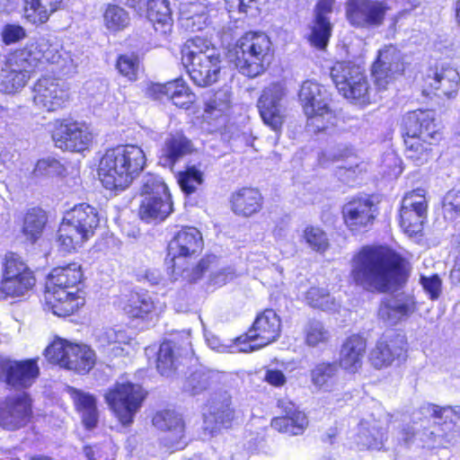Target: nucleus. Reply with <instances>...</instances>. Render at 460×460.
<instances>
[{"mask_svg":"<svg viewBox=\"0 0 460 460\" xmlns=\"http://www.w3.org/2000/svg\"><path fill=\"white\" fill-rule=\"evenodd\" d=\"M140 70V59L135 53L120 55L117 58V71L125 83L132 84L137 80Z\"/></svg>","mask_w":460,"mask_h":460,"instance_id":"52","label":"nucleus"},{"mask_svg":"<svg viewBox=\"0 0 460 460\" xmlns=\"http://www.w3.org/2000/svg\"><path fill=\"white\" fill-rule=\"evenodd\" d=\"M420 284L432 300L438 298L441 292V279L437 274L429 277L421 276Z\"/></svg>","mask_w":460,"mask_h":460,"instance_id":"62","label":"nucleus"},{"mask_svg":"<svg viewBox=\"0 0 460 460\" xmlns=\"http://www.w3.org/2000/svg\"><path fill=\"white\" fill-rule=\"evenodd\" d=\"M366 347V340L362 336L353 334L348 337L341 349V367L349 372H357L362 366Z\"/></svg>","mask_w":460,"mask_h":460,"instance_id":"36","label":"nucleus"},{"mask_svg":"<svg viewBox=\"0 0 460 460\" xmlns=\"http://www.w3.org/2000/svg\"><path fill=\"white\" fill-rule=\"evenodd\" d=\"M203 238L195 227L184 226L178 230L168 243L165 262L176 275L196 281L208 270L215 256H207L189 270L191 261L202 251Z\"/></svg>","mask_w":460,"mask_h":460,"instance_id":"2","label":"nucleus"},{"mask_svg":"<svg viewBox=\"0 0 460 460\" xmlns=\"http://www.w3.org/2000/svg\"><path fill=\"white\" fill-rule=\"evenodd\" d=\"M306 301L312 307L323 311L334 312L339 307V304L327 290L316 287L307 291Z\"/></svg>","mask_w":460,"mask_h":460,"instance_id":"53","label":"nucleus"},{"mask_svg":"<svg viewBox=\"0 0 460 460\" xmlns=\"http://www.w3.org/2000/svg\"><path fill=\"white\" fill-rule=\"evenodd\" d=\"M28 57L22 49L4 56L0 61V92L13 94L26 85L34 70Z\"/></svg>","mask_w":460,"mask_h":460,"instance_id":"14","label":"nucleus"},{"mask_svg":"<svg viewBox=\"0 0 460 460\" xmlns=\"http://www.w3.org/2000/svg\"><path fill=\"white\" fill-rule=\"evenodd\" d=\"M351 76L346 84H348L349 91L338 90L345 98L353 99L361 102L362 103L369 102V84L364 70L361 69V76L353 78Z\"/></svg>","mask_w":460,"mask_h":460,"instance_id":"51","label":"nucleus"},{"mask_svg":"<svg viewBox=\"0 0 460 460\" xmlns=\"http://www.w3.org/2000/svg\"><path fill=\"white\" fill-rule=\"evenodd\" d=\"M427 200L425 190L417 189L407 193L402 201L400 211V225L410 236L421 232L427 218Z\"/></svg>","mask_w":460,"mask_h":460,"instance_id":"21","label":"nucleus"},{"mask_svg":"<svg viewBox=\"0 0 460 460\" xmlns=\"http://www.w3.org/2000/svg\"><path fill=\"white\" fill-rule=\"evenodd\" d=\"M388 6L376 0H356L348 3L346 15L352 26L358 28L379 27L385 19Z\"/></svg>","mask_w":460,"mask_h":460,"instance_id":"22","label":"nucleus"},{"mask_svg":"<svg viewBox=\"0 0 460 460\" xmlns=\"http://www.w3.org/2000/svg\"><path fill=\"white\" fill-rule=\"evenodd\" d=\"M67 392L81 414L84 427L88 429L95 428L98 422V412L94 397L74 387H68Z\"/></svg>","mask_w":460,"mask_h":460,"instance_id":"42","label":"nucleus"},{"mask_svg":"<svg viewBox=\"0 0 460 460\" xmlns=\"http://www.w3.org/2000/svg\"><path fill=\"white\" fill-rule=\"evenodd\" d=\"M22 50L29 55L28 58L34 69L40 63L46 61L51 64H60L63 60L58 44H52L49 40L40 38L35 42L27 44Z\"/></svg>","mask_w":460,"mask_h":460,"instance_id":"40","label":"nucleus"},{"mask_svg":"<svg viewBox=\"0 0 460 460\" xmlns=\"http://www.w3.org/2000/svg\"><path fill=\"white\" fill-rule=\"evenodd\" d=\"M218 0H181L179 5L180 21L190 31L203 30L210 23V13Z\"/></svg>","mask_w":460,"mask_h":460,"instance_id":"27","label":"nucleus"},{"mask_svg":"<svg viewBox=\"0 0 460 460\" xmlns=\"http://www.w3.org/2000/svg\"><path fill=\"white\" fill-rule=\"evenodd\" d=\"M40 375L36 359L14 360L0 355V382L15 389L31 387Z\"/></svg>","mask_w":460,"mask_h":460,"instance_id":"17","label":"nucleus"},{"mask_svg":"<svg viewBox=\"0 0 460 460\" xmlns=\"http://www.w3.org/2000/svg\"><path fill=\"white\" fill-rule=\"evenodd\" d=\"M349 278L365 291L387 293L406 282V262L386 246H364L351 259Z\"/></svg>","mask_w":460,"mask_h":460,"instance_id":"1","label":"nucleus"},{"mask_svg":"<svg viewBox=\"0 0 460 460\" xmlns=\"http://www.w3.org/2000/svg\"><path fill=\"white\" fill-rule=\"evenodd\" d=\"M403 71L402 54L395 47L386 46L378 51V56L372 66V75L379 89L386 88L388 84Z\"/></svg>","mask_w":460,"mask_h":460,"instance_id":"23","label":"nucleus"},{"mask_svg":"<svg viewBox=\"0 0 460 460\" xmlns=\"http://www.w3.org/2000/svg\"><path fill=\"white\" fill-rule=\"evenodd\" d=\"M392 419L391 413L377 407L358 423L357 433L351 438V447L358 450H385L388 426Z\"/></svg>","mask_w":460,"mask_h":460,"instance_id":"12","label":"nucleus"},{"mask_svg":"<svg viewBox=\"0 0 460 460\" xmlns=\"http://www.w3.org/2000/svg\"><path fill=\"white\" fill-rule=\"evenodd\" d=\"M352 155V152L346 146L339 145L333 148H331L322 154L319 157V164L326 167L330 162H338L343 158L349 157Z\"/></svg>","mask_w":460,"mask_h":460,"instance_id":"60","label":"nucleus"},{"mask_svg":"<svg viewBox=\"0 0 460 460\" xmlns=\"http://www.w3.org/2000/svg\"><path fill=\"white\" fill-rule=\"evenodd\" d=\"M98 178L102 186L110 190H115V149L109 148L102 156L98 166Z\"/></svg>","mask_w":460,"mask_h":460,"instance_id":"50","label":"nucleus"},{"mask_svg":"<svg viewBox=\"0 0 460 460\" xmlns=\"http://www.w3.org/2000/svg\"><path fill=\"white\" fill-rule=\"evenodd\" d=\"M140 194L143 197L169 195L163 179L155 174L146 173L141 179Z\"/></svg>","mask_w":460,"mask_h":460,"instance_id":"56","label":"nucleus"},{"mask_svg":"<svg viewBox=\"0 0 460 460\" xmlns=\"http://www.w3.org/2000/svg\"><path fill=\"white\" fill-rule=\"evenodd\" d=\"M443 209L451 218L460 215V191L451 190L447 193L443 201Z\"/></svg>","mask_w":460,"mask_h":460,"instance_id":"61","label":"nucleus"},{"mask_svg":"<svg viewBox=\"0 0 460 460\" xmlns=\"http://www.w3.org/2000/svg\"><path fill=\"white\" fill-rule=\"evenodd\" d=\"M119 303L121 309L129 318L144 319L158 314V307L147 292L130 291L123 294Z\"/></svg>","mask_w":460,"mask_h":460,"instance_id":"33","label":"nucleus"},{"mask_svg":"<svg viewBox=\"0 0 460 460\" xmlns=\"http://www.w3.org/2000/svg\"><path fill=\"white\" fill-rule=\"evenodd\" d=\"M65 172L64 165L57 159L47 157L40 159L33 170L37 178H53L62 176Z\"/></svg>","mask_w":460,"mask_h":460,"instance_id":"55","label":"nucleus"},{"mask_svg":"<svg viewBox=\"0 0 460 460\" xmlns=\"http://www.w3.org/2000/svg\"><path fill=\"white\" fill-rule=\"evenodd\" d=\"M133 337L131 334H128L125 332H117V344H123L124 347H119L117 345V357L127 355L129 356L133 351L132 346Z\"/></svg>","mask_w":460,"mask_h":460,"instance_id":"64","label":"nucleus"},{"mask_svg":"<svg viewBox=\"0 0 460 460\" xmlns=\"http://www.w3.org/2000/svg\"><path fill=\"white\" fill-rule=\"evenodd\" d=\"M405 128V154L416 165L428 162L431 146L441 138L435 122V111L418 110L409 112L403 119Z\"/></svg>","mask_w":460,"mask_h":460,"instance_id":"4","label":"nucleus"},{"mask_svg":"<svg viewBox=\"0 0 460 460\" xmlns=\"http://www.w3.org/2000/svg\"><path fill=\"white\" fill-rule=\"evenodd\" d=\"M278 406L281 410L282 415L271 420V427L290 436L303 434L309 423L305 413L288 400H279Z\"/></svg>","mask_w":460,"mask_h":460,"instance_id":"32","label":"nucleus"},{"mask_svg":"<svg viewBox=\"0 0 460 460\" xmlns=\"http://www.w3.org/2000/svg\"><path fill=\"white\" fill-rule=\"evenodd\" d=\"M344 223L355 233L367 230L377 216V208L369 197L355 198L342 208Z\"/></svg>","mask_w":460,"mask_h":460,"instance_id":"24","label":"nucleus"},{"mask_svg":"<svg viewBox=\"0 0 460 460\" xmlns=\"http://www.w3.org/2000/svg\"><path fill=\"white\" fill-rule=\"evenodd\" d=\"M181 56L182 64L195 84L206 87L218 81L223 60L219 50L208 40L199 36L189 39Z\"/></svg>","mask_w":460,"mask_h":460,"instance_id":"5","label":"nucleus"},{"mask_svg":"<svg viewBox=\"0 0 460 460\" xmlns=\"http://www.w3.org/2000/svg\"><path fill=\"white\" fill-rule=\"evenodd\" d=\"M226 9L229 19H234V25H227L222 28V34L226 38H232L234 28L238 20L244 17H256L261 13V7L264 0H225Z\"/></svg>","mask_w":460,"mask_h":460,"instance_id":"37","label":"nucleus"},{"mask_svg":"<svg viewBox=\"0 0 460 460\" xmlns=\"http://www.w3.org/2000/svg\"><path fill=\"white\" fill-rule=\"evenodd\" d=\"M298 96L307 117V127L314 131L326 128L333 117L329 106L328 90L316 82L307 80L301 85Z\"/></svg>","mask_w":460,"mask_h":460,"instance_id":"11","label":"nucleus"},{"mask_svg":"<svg viewBox=\"0 0 460 460\" xmlns=\"http://www.w3.org/2000/svg\"><path fill=\"white\" fill-rule=\"evenodd\" d=\"M231 206L235 214L250 217L261 210L262 197L257 189L243 188L232 194Z\"/></svg>","mask_w":460,"mask_h":460,"instance_id":"41","label":"nucleus"},{"mask_svg":"<svg viewBox=\"0 0 460 460\" xmlns=\"http://www.w3.org/2000/svg\"><path fill=\"white\" fill-rule=\"evenodd\" d=\"M45 357L53 364L79 374L88 373L95 365L94 351L87 345L57 339L45 349Z\"/></svg>","mask_w":460,"mask_h":460,"instance_id":"10","label":"nucleus"},{"mask_svg":"<svg viewBox=\"0 0 460 460\" xmlns=\"http://www.w3.org/2000/svg\"><path fill=\"white\" fill-rule=\"evenodd\" d=\"M150 92L155 98L162 99L165 96L175 106L183 109H188L195 101V94L191 93L182 78H177L164 84H154L151 86Z\"/></svg>","mask_w":460,"mask_h":460,"instance_id":"34","label":"nucleus"},{"mask_svg":"<svg viewBox=\"0 0 460 460\" xmlns=\"http://www.w3.org/2000/svg\"><path fill=\"white\" fill-rule=\"evenodd\" d=\"M146 156L135 145L117 146V191L124 190L144 169Z\"/></svg>","mask_w":460,"mask_h":460,"instance_id":"19","label":"nucleus"},{"mask_svg":"<svg viewBox=\"0 0 460 460\" xmlns=\"http://www.w3.org/2000/svg\"><path fill=\"white\" fill-rule=\"evenodd\" d=\"M281 322L275 311L267 309L257 316L252 327L236 339L240 352H252L275 341L280 334Z\"/></svg>","mask_w":460,"mask_h":460,"instance_id":"13","label":"nucleus"},{"mask_svg":"<svg viewBox=\"0 0 460 460\" xmlns=\"http://www.w3.org/2000/svg\"><path fill=\"white\" fill-rule=\"evenodd\" d=\"M335 0H320L316 6L314 25L310 42L318 49H324L329 41L332 26L326 14L332 12Z\"/></svg>","mask_w":460,"mask_h":460,"instance_id":"39","label":"nucleus"},{"mask_svg":"<svg viewBox=\"0 0 460 460\" xmlns=\"http://www.w3.org/2000/svg\"><path fill=\"white\" fill-rule=\"evenodd\" d=\"M145 397L146 394L138 385L117 384V420L122 426L132 424Z\"/></svg>","mask_w":460,"mask_h":460,"instance_id":"29","label":"nucleus"},{"mask_svg":"<svg viewBox=\"0 0 460 460\" xmlns=\"http://www.w3.org/2000/svg\"><path fill=\"white\" fill-rule=\"evenodd\" d=\"M146 15L155 31L166 35L172 31V19L167 0H147Z\"/></svg>","mask_w":460,"mask_h":460,"instance_id":"43","label":"nucleus"},{"mask_svg":"<svg viewBox=\"0 0 460 460\" xmlns=\"http://www.w3.org/2000/svg\"><path fill=\"white\" fill-rule=\"evenodd\" d=\"M460 76L456 68L441 66L430 71L425 78L423 93H433L438 98L453 99L456 96Z\"/></svg>","mask_w":460,"mask_h":460,"instance_id":"28","label":"nucleus"},{"mask_svg":"<svg viewBox=\"0 0 460 460\" xmlns=\"http://www.w3.org/2000/svg\"><path fill=\"white\" fill-rule=\"evenodd\" d=\"M233 419L231 398L226 392H224L209 400L204 412V431L209 436H214L221 428L229 427Z\"/></svg>","mask_w":460,"mask_h":460,"instance_id":"30","label":"nucleus"},{"mask_svg":"<svg viewBox=\"0 0 460 460\" xmlns=\"http://www.w3.org/2000/svg\"><path fill=\"white\" fill-rule=\"evenodd\" d=\"M202 181L203 174L195 166H190L178 174V183L181 190L188 195L195 192Z\"/></svg>","mask_w":460,"mask_h":460,"instance_id":"58","label":"nucleus"},{"mask_svg":"<svg viewBox=\"0 0 460 460\" xmlns=\"http://www.w3.org/2000/svg\"><path fill=\"white\" fill-rule=\"evenodd\" d=\"M31 417V399L25 392L9 395L0 402V426L5 429H19L26 426Z\"/></svg>","mask_w":460,"mask_h":460,"instance_id":"18","label":"nucleus"},{"mask_svg":"<svg viewBox=\"0 0 460 460\" xmlns=\"http://www.w3.org/2000/svg\"><path fill=\"white\" fill-rule=\"evenodd\" d=\"M52 137L60 149L82 152L89 148L93 136L85 123L64 120L56 127Z\"/></svg>","mask_w":460,"mask_h":460,"instance_id":"20","label":"nucleus"},{"mask_svg":"<svg viewBox=\"0 0 460 460\" xmlns=\"http://www.w3.org/2000/svg\"><path fill=\"white\" fill-rule=\"evenodd\" d=\"M152 421L155 428L165 432L163 438L165 447L180 450L187 445L185 422L181 414L173 410H164L156 412Z\"/></svg>","mask_w":460,"mask_h":460,"instance_id":"25","label":"nucleus"},{"mask_svg":"<svg viewBox=\"0 0 460 460\" xmlns=\"http://www.w3.org/2000/svg\"><path fill=\"white\" fill-rule=\"evenodd\" d=\"M441 417V410L436 405L425 404L415 411L411 419L404 418L393 433L397 446L409 447H431L435 441V431L430 429L431 419Z\"/></svg>","mask_w":460,"mask_h":460,"instance_id":"8","label":"nucleus"},{"mask_svg":"<svg viewBox=\"0 0 460 460\" xmlns=\"http://www.w3.org/2000/svg\"><path fill=\"white\" fill-rule=\"evenodd\" d=\"M0 300L21 298L35 286L32 270L17 253L7 252L2 260Z\"/></svg>","mask_w":460,"mask_h":460,"instance_id":"9","label":"nucleus"},{"mask_svg":"<svg viewBox=\"0 0 460 460\" xmlns=\"http://www.w3.org/2000/svg\"><path fill=\"white\" fill-rule=\"evenodd\" d=\"M361 69L359 66L351 62H337L331 69V76L338 90L349 91L346 82L351 79L352 75L356 79L357 76H361Z\"/></svg>","mask_w":460,"mask_h":460,"instance_id":"49","label":"nucleus"},{"mask_svg":"<svg viewBox=\"0 0 460 460\" xmlns=\"http://www.w3.org/2000/svg\"><path fill=\"white\" fill-rule=\"evenodd\" d=\"M231 100V92L226 88L220 89L206 102L205 111L217 118L229 110Z\"/></svg>","mask_w":460,"mask_h":460,"instance_id":"54","label":"nucleus"},{"mask_svg":"<svg viewBox=\"0 0 460 460\" xmlns=\"http://www.w3.org/2000/svg\"><path fill=\"white\" fill-rule=\"evenodd\" d=\"M99 223L95 208L84 203L75 206L66 214L58 228L59 248L66 252L77 251L93 236Z\"/></svg>","mask_w":460,"mask_h":460,"instance_id":"7","label":"nucleus"},{"mask_svg":"<svg viewBox=\"0 0 460 460\" xmlns=\"http://www.w3.org/2000/svg\"><path fill=\"white\" fill-rule=\"evenodd\" d=\"M47 222V217L40 208L30 209L23 220L22 233L27 240L36 242L42 234Z\"/></svg>","mask_w":460,"mask_h":460,"instance_id":"47","label":"nucleus"},{"mask_svg":"<svg viewBox=\"0 0 460 460\" xmlns=\"http://www.w3.org/2000/svg\"><path fill=\"white\" fill-rule=\"evenodd\" d=\"M82 276L81 267L77 263L57 267L49 273L45 301L54 314L63 317L70 315L84 305V298L75 291Z\"/></svg>","mask_w":460,"mask_h":460,"instance_id":"3","label":"nucleus"},{"mask_svg":"<svg viewBox=\"0 0 460 460\" xmlns=\"http://www.w3.org/2000/svg\"><path fill=\"white\" fill-rule=\"evenodd\" d=\"M407 341L404 335L394 332L383 334L370 350L369 361L376 369L400 363L406 358Z\"/></svg>","mask_w":460,"mask_h":460,"instance_id":"15","label":"nucleus"},{"mask_svg":"<svg viewBox=\"0 0 460 460\" xmlns=\"http://www.w3.org/2000/svg\"><path fill=\"white\" fill-rule=\"evenodd\" d=\"M303 238L313 250L319 252H324L329 246L326 234L319 227L306 226Z\"/></svg>","mask_w":460,"mask_h":460,"instance_id":"59","label":"nucleus"},{"mask_svg":"<svg viewBox=\"0 0 460 460\" xmlns=\"http://www.w3.org/2000/svg\"><path fill=\"white\" fill-rule=\"evenodd\" d=\"M416 309L414 298L401 293L382 299L378 317L388 325H395L407 319Z\"/></svg>","mask_w":460,"mask_h":460,"instance_id":"31","label":"nucleus"},{"mask_svg":"<svg viewBox=\"0 0 460 460\" xmlns=\"http://www.w3.org/2000/svg\"><path fill=\"white\" fill-rule=\"evenodd\" d=\"M3 40L5 44H13L25 38V30L15 24H8L3 30Z\"/></svg>","mask_w":460,"mask_h":460,"instance_id":"63","label":"nucleus"},{"mask_svg":"<svg viewBox=\"0 0 460 460\" xmlns=\"http://www.w3.org/2000/svg\"><path fill=\"white\" fill-rule=\"evenodd\" d=\"M285 90L280 84H271L266 87L257 103L260 116L265 125L275 132H280L287 118V109L283 104Z\"/></svg>","mask_w":460,"mask_h":460,"instance_id":"16","label":"nucleus"},{"mask_svg":"<svg viewBox=\"0 0 460 460\" xmlns=\"http://www.w3.org/2000/svg\"><path fill=\"white\" fill-rule=\"evenodd\" d=\"M62 2L63 0H24V17L33 24L45 23L60 8Z\"/></svg>","mask_w":460,"mask_h":460,"instance_id":"44","label":"nucleus"},{"mask_svg":"<svg viewBox=\"0 0 460 460\" xmlns=\"http://www.w3.org/2000/svg\"><path fill=\"white\" fill-rule=\"evenodd\" d=\"M229 57L240 73L255 77L271 60V41L263 32L248 31L236 41Z\"/></svg>","mask_w":460,"mask_h":460,"instance_id":"6","label":"nucleus"},{"mask_svg":"<svg viewBox=\"0 0 460 460\" xmlns=\"http://www.w3.org/2000/svg\"><path fill=\"white\" fill-rule=\"evenodd\" d=\"M339 367L336 363L322 362L311 370L314 385L324 392L332 391L338 382Z\"/></svg>","mask_w":460,"mask_h":460,"instance_id":"45","label":"nucleus"},{"mask_svg":"<svg viewBox=\"0 0 460 460\" xmlns=\"http://www.w3.org/2000/svg\"><path fill=\"white\" fill-rule=\"evenodd\" d=\"M217 375L210 370L199 368L184 381V392L196 395L208 389L215 381Z\"/></svg>","mask_w":460,"mask_h":460,"instance_id":"48","label":"nucleus"},{"mask_svg":"<svg viewBox=\"0 0 460 460\" xmlns=\"http://www.w3.org/2000/svg\"><path fill=\"white\" fill-rule=\"evenodd\" d=\"M175 344L164 341L160 345L157 354L156 368L164 376H172L178 369L180 360L175 355Z\"/></svg>","mask_w":460,"mask_h":460,"instance_id":"46","label":"nucleus"},{"mask_svg":"<svg viewBox=\"0 0 460 460\" xmlns=\"http://www.w3.org/2000/svg\"><path fill=\"white\" fill-rule=\"evenodd\" d=\"M193 151V146L182 133L170 134L160 150L159 164L166 168L173 165L183 156Z\"/></svg>","mask_w":460,"mask_h":460,"instance_id":"35","label":"nucleus"},{"mask_svg":"<svg viewBox=\"0 0 460 460\" xmlns=\"http://www.w3.org/2000/svg\"><path fill=\"white\" fill-rule=\"evenodd\" d=\"M172 212L171 195L145 197L139 207L140 218L146 223L164 220Z\"/></svg>","mask_w":460,"mask_h":460,"instance_id":"38","label":"nucleus"},{"mask_svg":"<svg viewBox=\"0 0 460 460\" xmlns=\"http://www.w3.org/2000/svg\"><path fill=\"white\" fill-rule=\"evenodd\" d=\"M33 102L39 108L48 111H56L68 100V92L60 80L43 76L34 84Z\"/></svg>","mask_w":460,"mask_h":460,"instance_id":"26","label":"nucleus"},{"mask_svg":"<svg viewBox=\"0 0 460 460\" xmlns=\"http://www.w3.org/2000/svg\"><path fill=\"white\" fill-rule=\"evenodd\" d=\"M305 342L308 346L315 347L325 344L331 335L324 325L316 320L309 321L305 328Z\"/></svg>","mask_w":460,"mask_h":460,"instance_id":"57","label":"nucleus"}]
</instances>
